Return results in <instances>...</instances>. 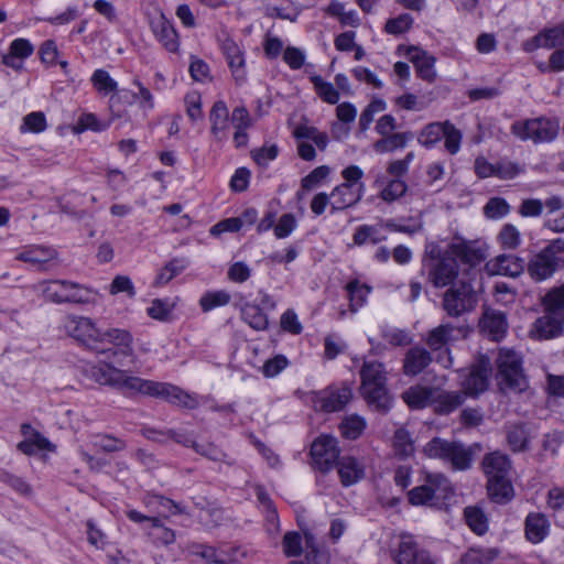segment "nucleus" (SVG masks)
I'll return each instance as SVG.
<instances>
[{
  "label": "nucleus",
  "mask_w": 564,
  "mask_h": 564,
  "mask_svg": "<svg viewBox=\"0 0 564 564\" xmlns=\"http://www.w3.org/2000/svg\"><path fill=\"white\" fill-rule=\"evenodd\" d=\"M64 330L80 343L87 349L94 351L98 356L105 358L99 362L87 364L84 368L86 377L94 379L88 373V368L100 366L107 362L121 365L124 358H129L131 362L135 360L132 334L123 328L110 327L100 329L96 323L86 316L68 315L63 319Z\"/></svg>",
  "instance_id": "f257e3e1"
},
{
  "label": "nucleus",
  "mask_w": 564,
  "mask_h": 564,
  "mask_svg": "<svg viewBox=\"0 0 564 564\" xmlns=\"http://www.w3.org/2000/svg\"><path fill=\"white\" fill-rule=\"evenodd\" d=\"M88 373L96 383L108 386L127 393H141L162 398L174 405L189 410L199 406V398L195 393H189L171 383L142 379L109 362L89 367Z\"/></svg>",
  "instance_id": "f03ea898"
},
{
  "label": "nucleus",
  "mask_w": 564,
  "mask_h": 564,
  "mask_svg": "<svg viewBox=\"0 0 564 564\" xmlns=\"http://www.w3.org/2000/svg\"><path fill=\"white\" fill-rule=\"evenodd\" d=\"M456 258L474 265L484 259L480 250L465 242L452 243L442 256L432 258L427 263L429 281L435 288L451 285L458 275Z\"/></svg>",
  "instance_id": "7ed1b4c3"
},
{
  "label": "nucleus",
  "mask_w": 564,
  "mask_h": 564,
  "mask_svg": "<svg viewBox=\"0 0 564 564\" xmlns=\"http://www.w3.org/2000/svg\"><path fill=\"white\" fill-rule=\"evenodd\" d=\"M360 391L367 403L380 411L390 408L387 390V376L383 365L378 361H365L360 369Z\"/></svg>",
  "instance_id": "20e7f679"
},
{
  "label": "nucleus",
  "mask_w": 564,
  "mask_h": 564,
  "mask_svg": "<svg viewBox=\"0 0 564 564\" xmlns=\"http://www.w3.org/2000/svg\"><path fill=\"white\" fill-rule=\"evenodd\" d=\"M426 457L448 463L456 470H465L470 467L473 460L471 451L463 443L434 437L423 447Z\"/></svg>",
  "instance_id": "39448f33"
},
{
  "label": "nucleus",
  "mask_w": 564,
  "mask_h": 564,
  "mask_svg": "<svg viewBox=\"0 0 564 564\" xmlns=\"http://www.w3.org/2000/svg\"><path fill=\"white\" fill-rule=\"evenodd\" d=\"M562 268H564V241L561 239L550 242L528 263L530 276L538 282L551 278Z\"/></svg>",
  "instance_id": "423d86ee"
},
{
  "label": "nucleus",
  "mask_w": 564,
  "mask_h": 564,
  "mask_svg": "<svg viewBox=\"0 0 564 564\" xmlns=\"http://www.w3.org/2000/svg\"><path fill=\"white\" fill-rule=\"evenodd\" d=\"M496 364L501 379L499 382L501 389L508 388L516 392L527 389L528 383L522 372L521 359L513 350L500 349Z\"/></svg>",
  "instance_id": "0eeeda50"
},
{
  "label": "nucleus",
  "mask_w": 564,
  "mask_h": 564,
  "mask_svg": "<svg viewBox=\"0 0 564 564\" xmlns=\"http://www.w3.org/2000/svg\"><path fill=\"white\" fill-rule=\"evenodd\" d=\"M558 130V121L543 117L524 121H516L511 126V132L517 138L522 141L531 140L535 143L554 140Z\"/></svg>",
  "instance_id": "6e6552de"
},
{
  "label": "nucleus",
  "mask_w": 564,
  "mask_h": 564,
  "mask_svg": "<svg viewBox=\"0 0 564 564\" xmlns=\"http://www.w3.org/2000/svg\"><path fill=\"white\" fill-rule=\"evenodd\" d=\"M477 294L470 283L460 282L451 286L443 295V310L451 317H458L473 311L477 305Z\"/></svg>",
  "instance_id": "1a4fd4ad"
},
{
  "label": "nucleus",
  "mask_w": 564,
  "mask_h": 564,
  "mask_svg": "<svg viewBox=\"0 0 564 564\" xmlns=\"http://www.w3.org/2000/svg\"><path fill=\"white\" fill-rule=\"evenodd\" d=\"M36 288L45 300L53 303H83L86 301L84 288L72 281H44L40 282Z\"/></svg>",
  "instance_id": "9d476101"
},
{
  "label": "nucleus",
  "mask_w": 564,
  "mask_h": 564,
  "mask_svg": "<svg viewBox=\"0 0 564 564\" xmlns=\"http://www.w3.org/2000/svg\"><path fill=\"white\" fill-rule=\"evenodd\" d=\"M491 370L490 359L479 356L469 370L462 376L463 394L477 395L484 392L488 388Z\"/></svg>",
  "instance_id": "9b49d317"
},
{
  "label": "nucleus",
  "mask_w": 564,
  "mask_h": 564,
  "mask_svg": "<svg viewBox=\"0 0 564 564\" xmlns=\"http://www.w3.org/2000/svg\"><path fill=\"white\" fill-rule=\"evenodd\" d=\"M338 442L330 435H322L311 446V456L315 468L322 473L329 471L339 460Z\"/></svg>",
  "instance_id": "f8f14e48"
},
{
  "label": "nucleus",
  "mask_w": 564,
  "mask_h": 564,
  "mask_svg": "<svg viewBox=\"0 0 564 564\" xmlns=\"http://www.w3.org/2000/svg\"><path fill=\"white\" fill-rule=\"evenodd\" d=\"M395 564H435L430 553L420 549L411 534L402 533L397 547L391 551Z\"/></svg>",
  "instance_id": "ddd939ff"
},
{
  "label": "nucleus",
  "mask_w": 564,
  "mask_h": 564,
  "mask_svg": "<svg viewBox=\"0 0 564 564\" xmlns=\"http://www.w3.org/2000/svg\"><path fill=\"white\" fill-rule=\"evenodd\" d=\"M127 517L135 523L148 522L150 528L147 535L154 544L169 546L176 541L175 531L164 525L161 517H148L137 510L127 511Z\"/></svg>",
  "instance_id": "4468645a"
},
{
  "label": "nucleus",
  "mask_w": 564,
  "mask_h": 564,
  "mask_svg": "<svg viewBox=\"0 0 564 564\" xmlns=\"http://www.w3.org/2000/svg\"><path fill=\"white\" fill-rule=\"evenodd\" d=\"M563 327L564 313L545 310V313L532 324L530 336L539 340L555 338L562 335Z\"/></svg>",
  "instance_id": "2eb2a0df"
},
{
  "label": "nucleus",
  "mask_w": 564,
  "mask_h": 564,
  "mask_svg": "<svg viewBox=\"0 0 564 564\" xmlns=\"http://www.w3.org/2000/svg\"><path fill=\"white\" fill-rule=\"evenodd\" d=\"M447 488L448 480L445 476L441 474L429 475L424 485L415 487L409 492V500L416 506L433 505L440 492Z\"/></svg>",
  "instance_id": "dca6fc26"
},
{
  "label": "nucleus",
  "mask_w": 564,
  "mask_h": 564,
  "mask_svg": "<svg viewBox=\"0 0 564 564\" xmlns=\"http://www.w3.org/2000/svg\"><path fill=\"white\" fill-rule=\"evenodd\" d=\"M352 391L349 387L329 388L313 398L314 408L324 412L340 411L351 399Z\"/></svg>",
  "instance_id": "f3484780"
},
{
  "label": "nucleus",
  "mask_w": 564,
  "mask_h": 564,
  "mask_svg": "<svg viewBox=\"0 0 564 564\" xmlns=\"http://www.w3.org/2000/svg\"><path fill=\"white\" fill-rule=\"evenodd\" d=\"M187 552L191 555L202 557L208 564H235L239 551L236 547L225 550L206 544L192 543L187 546Z\"/></svg>",
  "instance_id": "a211bd4d"
},
{
  "label": "nucleus",
  "mask_w": 564,
  "mask_h": 564,
  "mask_svg": "<svg viewBox=\"0 0 564 564\" xmlns=\"http://www.w3.org/2000/svg\"><path fill=\"white\" fill-rule=\"evenodd\" d=\"M151 31L162 46L171 53L178 51V34L173 24L160 12L152 17L150 21Z\"/></svg>",
  "instance_id": "6ab92c4d"
},
{
  "label": "nucleus",
  "mask_w": 564,
  "mask_h": 564,
  "mask_svg": "<svg viewBox=\"0 0 564 564\" xmlns=\"http://www.w3.org/2000/svg\"><path fill=\"white\" fill-rule=\"evenodd\" d=\"M564 44V22L557 26L544 29L533 37L527 40L522 44V48L527 53H532L538 48H554Z\"/></svg>",
  "instance_id": "aec40b11"
},
{
  "label": "nucleus",
  "mask_w": 564,
  "mask_h": 564,
  "mask_svg": "<svg viewBox=\"0 0 564 564\" xmlns=\"http://www.w3.org/2000/svg\"><path fill=\"white\" fill-rule=\"evenodd\" d=\"M489 275L519 276L524 270L523 259L513 254H500L486 263Z\"/></svg>",
  "instance_id": "412c9836"
},
{
  "label": "nucleus",
  "mask_w": 564,
  "mask_h": 564,
  "mask_svg": "<svg viewBox=\"0 0 564 564\" xmlns=\"http://www.w3.org/2000/svg\"><path fill=\"white\" fill-rule=\"evenodd\" d=\"M480 330L492 340H500L507 333L506 314L494 308H486L479 321Z\"/></svg>",
  "instance_id": "4be33fe9"
},
{
  "label": "nucleus",
  "mask_w": 564,
  "mask_h": 564,
  "mask_svg": "<svg viewBox=\"0 0 564 564\" xmlns=\"http://www.w3.org/2000/svg\"><path fill=\"white\" fill-rule=\"evenodd\" d=\"M364 195V184L360 183L358 187L348 186V184L337 185L332 194V209L343 210L357 204Z\"/></svg>",
  "instance_id": "5701e85b"
},
{
  "label": "nucleus",
  "mask_w": 564,
  "mask_h": 564,
  "mask_svg": "<svg viewBox=\"0 0 564 564\" xmlns=\"http://www.w3.org/2000/svg\"><path fill=\"white\" fill-rule=\"evenodd\" d=\"M408 57L413 63L417 76L429 83L436 78V70L434 68L435 57L419 47H410Z\"/></svg>",
  "instance_id": "b1692460"
},
{
  "label": "nucleus",
  "mask_w": 564,
  "mask_h": 564,
  "mask_svg": "<svg viewBox=\"0 0 564 564\" xmlns=\"http://www.w3.org/2000/svg\"><path fill=\"white\" fill-rule=\"evenodd\" d=\"M25 440L18 444V448L25 455H34L40 451H54L55 446L42 434L34 431L31 425L23 424L21 427Z\"/></svg>",
  "instance_id": "393cba45"
},
{
  "label": "nucleus",
  "mask_w": 564,
  "mask_h": 564,
  "mask_svg": "<svg viewBox=\"0 0 564 564\" xmlns=\"http://www.w3.org/2000/svg\"><path fill=\"white\" fill-rule=\"evenodd\" d=\"M57 258V251L53 248L33 246L17 256L18 260L30 263L37 270H47L48 264Z\"/></svg>",
  "instance_id": "a878e982"
},
{
  "label": "nucleus",
  "mask_w": 564,
  "mask_h": 564,
  "mask_svg": "<svg viewBox=\"0 0 564 564\" xmlns=\"http://www.w3.org/2000/svg\"><path fill=\"white\" fill-rule=\"evenodd\" d=\"M229 110L223 100H218L214 104L210 113V133L216 141H223L227 138L229 130Z\"/></svg>",
  "instance_id": "bb28decb"
},
{
  "label": "nucleus",
  "mask_w": 564,
  "mask_h": 564,
  "mask_svg": "<svg viewBox=\"0 0 564 564\" xmlns=\"http://www.w3.org/2000/svg\"><path fill=\"white\" fill-rule=\"evenodd\" d=\"M432 361L431 354L422 347L410 348L403 360V372L406 376H416L421 373Z\"/></svg>",
  "instance_id": "cd10ccee"
},
{
  "label": "nucleus",
  "mask_w": 564,
  "mask_h": 564,
  "mask_svg": "<svg viewBox=\"0 0 564 564\" xmlns=\"http://www.w3.org/2000/svg\"><path fill=\"white\" fill-rule=\"evenodd\" d=\"M336 464L340 482L345 487L355 485L365 476L364 466L352 456H343Z\"/></svg>",
  "instance_id": "c85d7f7f"
},
{
  "label": "nucleus",
  "mask_w": 564,
  "mask_h": 564,
  "mask_svg": "<svg viewBox=\"0 0 564 564\" xmlns=\"http://www.w3.org/2000/svg\"><path fill=\"white\" fill-rule=\"evenodd\" d=\"M550 522L547 518L539 512H532L525 519V536L531 543L542 542L549 534Z\"/></svg>",
  "instance_id": "c756f323"
},
{
  "label": "nucleus",
  "mask_w": 564,
  "mask_h": 564,
  "mask_svg": "<svg viewBox=\"0 0 564 564\" xmlns=\"http://www.w3.org/2000/svg\"><path fill=\"white\" fill-rule=\"evenodd\" d=\"M482 467L488 480H491L509 476L511 464L507 455L494 452L485 456Z\"/></svg>",
  "instance_id": "7c9ffc66"
},
{
  "label": "nucleus",
  "mask_w": 564,
  "mask_h": 564,
  "mask_svg": "<svg viewBox=\"0 0 564 564\" xmlns=\"http://www.w3.org/2000/svg\"><path fill=\"white\" fill-rule=\"evenodd\" d=\"M462 332L463 329L460 327H455L451 324H442L429 332L425 341L432 350H440L456 338L454 333L460 334Z\"/></svg>",
  "instance_id": "2f4dec72"
},
{
  "label": "nucleus",
  "mask_w": 564,
  "mask_h": 564,
  "mask_svg": "<svg viewBox=\"0 0 564 564\" xmlns=\"http://www.w3.org/2000/svg\"><path fill=\"white\" fill-rule=\"evenodd\" d=\"M435 389L413 386L402 393V399L411 409H423L432 404Z\"/></svg>",
  "instance_id": "473e14b6"
},
{
  "label": "nucleus",
  "mask_w": 564,
  "mask_h": 564,
  "mask_svg": "<svg viewBox=\"0 0 564 564\" xmlns=\"http://www.w3.org/2000/svg\"><path fill=\"white\" fill-rule=\"evenodd\" d=\"M465 395L460 392H445L435 390V394L432 401L434 411L438 414H449L460 404H463Z\"/></svg>",
  "instance_id": "72a5a7b5"
},
{
  "label": "nucleus",
  "mask_w": 564,
  "mask_h": 564,
  "mask_svg": "<svg viewBox=\"0 0 564 564\" xmlns=\"http://www.w3.org/2000/svg\"><path fill=\"white\" fill-rule=\"evenodd\" d=\"M487 490L489 497L497 503H507L513 497V487L509 476H500V478L488 480Z\"/></svg>",
  "instance_id": "f704fd0d"
},
{
  "label": "nucleus",
  "mask_w": 564,
  "mask_h": 564,
  "mask_svg": "<svg viewBox=\"0 0 564 564\" xmlns=\"http://www.w3.org/2000/svg\"><path fill=\"white\" fill-rule=\"evenodd\" d=\"M383 240H386V236L382 235L378 225H361L355 229L352 235L355 246L377 245Z\"/></svg>",
  "instance_id": "c9c22d12"
},
{
  "label": "nucleus",
  "mask_w": 564,
  "mask_h": 564,
  "mask_svg": "<svg viewBox=\"0 0 564 564\" xmlns=\"http://www.w3.org/2000/svg\"><path fill=\"white\" fill-rule=\"evenodd\" d=\"M464 517L467 525L474 533L482 535L488 531V518L480 507H466L464 509Z\"/></svg>",
  "instance_id": "e433bc0d"
},
{
  "label": "nucleus",
  "mask_w": 564,
  "mask_h": 564,
  "mask_svg": "<svg viewBox=\"0 0 564 564\" xmlns=\"http://www.w3.org/2000/svg\"><path fill=\"white\" fill-rule=\"evenodd\" d=\"M241 317L256 330H264L268 327V317L257 304L246 303L241 308Z\"/></svg>",
  "instance_id": "4c0bfd02"
},
{
  "label": "nucleus",
  "mask_w": 564,
  "mask_h": 564,
  "mask_svg": "<svg viewBox=\"0 0 564 564\" xmlns=\"http://www.w3.org/2000/svg\"><path fill=\"white\" fill-rule=\"evenodd\" d=\"M330 555L326 550H319L311 533H305V558L300 564H329Z\"/></svg>",
  "instance_id": "58836bf2"
},
{
  "label": "nucleus",
  "mask_w": 564,
  "mask_h": 564,
  "mask_svg": "<svg viewBox=\"0 0 564 564\" xmlns=\"http://www.w3.org/2000/svg\"><path fill=\"white\" fill-rule=\"evenodd\" d=\"M530 434L524 424H511L507 427V442L513 452L528 448Z\"/></svg>",
  "instance_id": "ea45409f"
},
{
  "label": "nucleus",
  "mask_w": 564,
  "mask_h": 564,
  "mask_svg": "<svg viewBox=\"0 0 564 564\" xmlns=\"http://www.w3.org/2000/svg\"><path fill=\"white\" fill-rule=\"evenodd\" d=\"M409 138H410L409 133L394 132V133L384 135L381 139H379L378 141H376L373 144V149L377 153L393 152L398 149L404 148Z\"/></svg>",
  "instance_id": "a19ab883"
},
{
  "label": "nucleus",
  "mask_w": 564,
  "mask_h": 564,
  "mask_svg": "<svg viewBox=\"0 0 564 564\" xmlns=\"http://www.w3.org/2000/svg\"><path fill=\"white\" fill-rule=\"evenodd\" d=\"M175 306L176 303L170 299H155L147 308V313L153 319L169 322L172 318Z\"/></svg>",
  "instance_id": "79ce46f5"
},
{
  "label": "nucleus",
  "mask_w": 564,
  "mask_h": 564,
  "mask_svg": "<svg viewBox=\"0 0 564 564\" xmlns=\"http://www.w3.org/2000/svg\"><path fill=\"white\" fill-rule=\"evenodd\" d=\"M346 290L349 295V306L352 313L357 312L366 303L371 291L370 286L361 284L357 280L349 282L346 285Z\"/></svg>",
  "instance_id": "37998d69"
},
{
  "label": "nucleus",
  "mask_w": 564,
  "mask_h": 564,
  "mask_svg": "<svg viewBox=\"0 0 564 564\" xmlns=\"http://www.w3.org/2000/svg\"><path fill=\"white\" fill-rule=\"evenodd\" d=\"M93 446L104 453H117L126 449L127 444L123 440L110 434H98L93 440Z\"/></svg>",
  "instance_id": "c03bdc74"
},
{
  "label": "nucleus",
  "mask_w": 564,
  "mask_h": 564,
  "mask_svg": "<svg viewBox=\"0 0 564 564\" xmlns=\"http://www.w3.org/2000/svg\"><path fill=\"white\" fill-rule=\"evenodd\" d=\"M230 299V294L224 290L209 291L199 299V306L204 312H209L216 307L227 305Z\"/></svg>",
  "instance_id": "a18cd8bd"
},
{
  "label": "nucleus",
  "mask_w": 564,
  "mask_h": 564,
  "mask_svg": "<svg viewBox=\"0 0 564 564\" xmlns=\"http://www.w3.org/2000/svg\"><path fill=\"white\" fill-rule=\"evenodd\" d=\"M408 191V185L400 178L390 180L379 192V197L386 203H393Z\"/></svg>",
  "instance_id": "49530a36"
},
{
  "label": "nucleus",
  "mask_w": 564,
  "mask_h": 564,
  "mask_svg": "<svg viewBox=\"0 0 564 564\" xmlns=\"http://www.w3.org/2000/svg\"><path fill=\"white\" fill-rule=\"evenodd\" d=\"M366 427V421L359 415L347 416L339 425L341 435L349 440L358 438Z\"/></svg>",
  "instance_id": "de8ad7c7"
},
{
  "label": "nucleus",
  "mask_w": 564,
  "mask_h": 564,
  "mask_svg": "<svg viewBox=\"0 0 564 564\" xmlns=\"http://www.w3.org/2000/svg\"><path fill=\"white\" fill-rule=\"evenodd\" d=\"M47 127L45 115L41 111H34L23 118L20 127L22 133H41Z\"/></svg>",
  "instance_id": "09e8293b"
},
{
  "label": "nucleus",
  "mask_w": 564,
  "mask_h": 564,
  "mask_svg": "<svg viewBox=\"0 0 564 564\" xmlns=\"http://www.w3.org/2000/svg\"><path fill=\"white\" fill-rule=\"evenodd\" d=\"M393 449L395 455L409 457L414 452L413 442L408 431L400 429L393 436Z\"/></svg>",
  "instance_id": "8fccbe9b"
},
{
  "label": "nucleus",
  "mask_w": 564,
  "mask_h": 564,
  "mask_svg": "<svg viewBox=\"0 0 564 564\" xmlns=\"http://www.w3.org/2000/svg\"><path fill=\"white\" fill-rule=\"evenodd\" d=\"M33 53L32 44L25 39H17L10 45V55L3 57V63L8 66H14L12 59L26 58Z\"/></svg>",
  "instance_id": "3c124183"
},
{
  "label": "nucleus",
  "mask_w": 564,
  "mask_h": 564,
  "mask_svg": "<svg viewBox=\"0 0 564 564\" xmlns=\"http://www.w3.org/2000/svg\"><path fill=\"white\" fill-rule=\"evenodd\" d=\"M498 241L503 249L514 250L521 242V235L513 225L506 224L498 235Z\"/></svg>",
  "instance_id": "603ef678"
},
{
  "label": "nucleus",
  "mask_w": 564,
  "mask_h": 564,
  "mask_svg": "<svg viewBox=\"0 0 564 564\" xmlns=\"http://www.w3.org/2000/svg\"><path fill=\"white\" fill-rule=\"evenodd\" d=\"M152 503H156L164 509L165 513L159 516L162 520L169 519L171 516L187 513L185 507L164 496H153L148 500V505Z\"/></svg>",
  "instance_id": "864d4df0"
},
{
  "label": "nucleus",
  "mask_w": 564,
  "mask_h": 564,
  "mask_svg": "<svg viewBox=\"0 0 564 564\" xmlns=\"http://www.w3.org/2000/svg\"><path fill=\"white\" fill-rule=\"evenodd\" d=\"M314 87L318 96L330 105H335L339 100V93L336 90L333 84L325 82L321 76H314L312 78Z\"/></svg>",
  "instance_id": "5fc2aeb1"
},
{
  "label": "nucleus",
  "mask_w": 564,
  "mask_h": 564,
  "mask_svg": "<svg viewBox=\"0 0 564 564\" xmlns=\"http://www.w3.org/2000/svg\"><path fill=\"white\" fill-rule=\"evenodd\" d=\"M445 122L430 123L421 131L419 142L424 147H432L443 138Z\"/></svg>",
  "instance_id": "6e6d98bb"
},
{
  "label": "nucleus",
  "mask_w": 564,
  "mask_h": 564,
  "mask_svg": "<svg viewBox=\"0 0 564 564\" xmlns=\"http://www.w3.org/2000/svg\"><path fill=\"white\" fill-rule=\"evenodd\" d=\"M185 269L183 261L173 259L167 262L158 273L155 285H165Z\"/></svg>",
  "instance_id": "4d7b16f0"
},
{
  "label": "nucleus",
  "mask_w": 564,
  "mask_h": 564,
  "mask_svg": "<svg viewBox=\"0 0 564 564\" xmlns=\"http://www.w3.org/2000/svg\"><path fill=\"white\" fill-rule=\"evenodd\" d=\"M387 104L382 99L372 100L366 109L361 112L359 118V127L361 131L369 129L373 121L375 115L384 111Z\"/></svg>",
  "instance_id": "13d9d810"
},
{
  "label": "nucleus",
  "mask_w": 564,
  "mask_h": 564,
  "mask_svg": "<svg viewBox=\"0 0 564 564\" xmlns=\"http://www.w3.org/2000/svg\"><path fill=\"white\" fill-rule=\"evenodd\" d=\"M497 551L491 549H470L467 553H465L462 561L464 564H489L497 557Z\"/></svg>",
  "instance_id": "bf43d9fd"
},
{
  "label": "nucleus",
  "mask_w": 564,
  "mask_h": 564,
  "mask_svg": "<svg viewBox=\"0 0 564 564\" xmlns=\"http://www.w3.org/2000/svg\"><path fill=\"white\" fill-rule=\"evenodd\" d=\"M94 87L105 95L110 94L117 89V83L113 80L109 73L104 69H97L91 76Z\"/></svg>",
  "instance_id": "052dcab7"
},
{
  "label": "nucleus",
  "mask_w": 564,
  "mask_h": 564,
  "mask_svg": "<svg viewBox=\"0 0 564 564\" xmlns=\"http://www.w3.org/2000/svg\"><path fill=\"white\" fill-rule=\"evenodd\" d=\"M412 24L413 18L408 13H403L397 18L389 19L386 22L384 30L389 34L399 35L410 30Z\"/></svg>",
  "instance_id": "680f3d73"
},
{
  "label": "nucleus",
  "mask_w": 564,
  "mask_h": 564,
  "mask_svg": "<svg viewBox=\"0 0 564 564\" xmlns=\"http://www.w3.org/2000/svg\"><path fill=\"white\" fill-rule=\"evenodd\" d=\"M510 212V206L506 199L494 197L488 200L484 207V214L491 219H499L505 217Z\"/></svg>",
  "instance_id": "e2e57ef3"
},
{
  "label": "nucleus",
  "mask_w": 564,
  "mask_h": 564,
  "mask_svg": "<svg viewBox=\"0 0 564 564\" xmlns=\"http://www.w3.org/2000/svg\"><path fill=\"white\" fill-rule=\"evenodd\" d=\"M443 138L445 139V149L451 154H456L460 148L462 133L454 124L446 121Z\"/></svg>",
  "instance_id": "0e129e2a"
},
{
  "label": "nucleus",
  "mask_w": 564,
  "mask_h": 564,
  "mask_svg": "<svg viewBox=\"0 0 564 564\" xmlns=\"http://www.w3.org/2000/svg\"><path fill=\"white\" fill-rule=\"evenodd\" d=\"M283 553L289 556H299L302 553V538L296 532H288L282 541Z\"/></svg>",
  "instance_id": "69168bd1"
},
{
  "label": "nucleus",
  "mask_w": 564,
  "mask_h": 564,
  "mask_svg": "<svg viewBox=\"0 0 564 564\" xmlns=\"http://www.w3.org/2000/svg\"><path fill=\"white\" fill-rule=\"evenodd\" d=\"M543 304L546 311L563 312L564 308V284L551 290L544 297Z\"/></svg>",
  "instance_id": "338daca9"
},
{
  "label": "nucleus",
  "mask_w": 564,
  "mask_h": 564,
  "mask_svg": "<svg viewBox=\"0 0 564 564\" xmlns=\"http://www.w3.org/2000/svg\"><path fill=\"white\" fill-rule=\"evenodd\" d=\"M296 219L293 214H283L274 226V236L278 239L289 237L296 228Z\"/></svg>",
  "instance_id": "774afa93"
}]
</instances>
